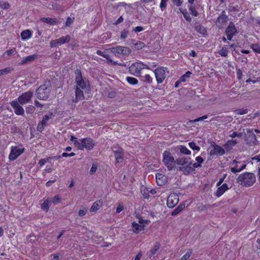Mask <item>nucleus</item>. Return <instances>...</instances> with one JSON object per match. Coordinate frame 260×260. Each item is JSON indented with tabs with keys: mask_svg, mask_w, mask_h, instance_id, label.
Here are the masks:
<instances>
[{
	"mask_svg": "<svg viewBox=\"0 0 260 260\" xmlns=\"http://www.w3.org/2000/svg\"><path fill=\"white\" fill-rule=\"evenodd\" d=\"M51 90V83L50 80H46L43 84L36 90V95L41 100H46L50 96Z\"/></svg>",
	"mask_w": 260,
	"mask_h": 260,
	"instance_id": "obj_1",
	"label": "nucleus"
},
{
	"mask_svg": "<svg viewBox=\"0 0 260 260\" xmlns=\"http://www.w3.org/2000/svg\"><path fill=\"white\" fill-rule=\"evenodd\" d=\"M255 175L249 172L242 173L237 178V183L245 187L251 186L255 182Z\"/></svg>",
	"mask_w": 260,
	"mask_h": 260,
	"instance_id": "obj_2",
	"label": "nucleus"
},
{
	"mask_svg": "<svg viewBox=\"0 0 260 260\" xmlns=\"http://www.w3.org/2000/svg\"><path fill=\"white\" fill-rule=\"evenodd\" d=\"M179 167V171L186 174L191 172L194 169L201 167V164H176Z\"/></svg>",
	"mask_w": 260,
	"mask_h": 260,
	"instance_id": "obj_3",
	"label": "nucleus"
},
{
	"mask_svg": "<svg viewBox=\"0 0 260 260\" xmlns=\"http://www.w3.org/2000/svg\"><path fill=\"white\" fill-rule=\"evenodd\" d=\"M109 49L112 53L117 56L121 54L124 56H128L132 52L131 50L128 47L125 46H117L112 47Z\"/></svg>",
	"mask_w": 260,
	"mask_h": 260,
	"instance_id": "obj_4",
	"label": "nucleus"
},
{
	"mask_svg": "<svg viewBox=\"0 0 260 260\" xmlns=\"http://www.w3.org/2000/svg\"><path fill=\"white\" fill-rule=\"evenodd\" d=\"M163 162H191L188 161L187 158H182L179 160L175 161L174 157L168 151H165L163 153Z\"/></svg>",
	"mask_w": 260,
	"mask_h": 260,
	"instance_id": "obj_5",
	"label": "nucleus"
},
{
	"mask_svg": "<svg viewBox=\"0 0 260 260\" xmlns=\"http://www.w3.org/2000/svg\"><path fill=\"white\" fill-rule=\"evenodd\" d=\"M80 144L78 149L83 150L86 148L87 150H91L95 145V142L91 138H85L80 140Z\"/></svg>",
	"mask_w": 260,
	"mask_h": 260,
	"instance_id": "obj_6",
	"label": "nucleus"
},
{
	"mask_svg": "<svg viewBox=\"0 0 260 260\" xmlns=\"http://www.w3.org/2000/svg\"><path fill=\"white\" fill-rule=\"evenodd\" d=\"M148 224L147 220L139 218L138 222H133L132 223V229L134 233H138L143 231Z\"/></svg>",
	"mask_w": 260,
	"mask_h": 260,
	"instance_id": "obj_7",
	"label": "nucleus"
},
{
	"mask_svg": "<svg viewBox=\"0 0 260 260\" xmlns=\"http://www.w3.org/2000/svg\"><path fill=\"white\" fill-rule=\"evenodd\" d=\"M24 151V148L22 146H16L11 147V152L9 158L10 160H14L20 156Z\"/></svg>",
	"mask_w": 260,
	"mask_h": 260,
	"instance_id": "obj_8",
	"label": "nucleus"
},
{
	"mask_svg": "<svg viewBox=\"0 0 260 260\" xmlns=\"http://www.w3.org/2000/svg\"><path fill=\"white\" fill-rule=\"evenodd\" d=\"M165 69L162 67H159L154 71L157 84L162 83L166 77Z\"/></svg>",
	"mask_w": 260,
	"mask_h": 260,
	"instance_id": "obj_9",
	"label": "nucleus"
},
{
	"mask_svg": "<svg viewBox=\"0 0 260 260\" xmlns=\"http://www.w3.org/2000/svg\"><path fill=\"white\" fill-rule=\"evenodd\" d=\"M112 149L115 154L116 162H121L123 159L124 150L118 145L113 146Z\"/></svg>",
	"mask_w": 260,
	"mask_h": 260,
	"instance_id": "obj_10",
	"label": "nucleus"
},
{
	"mask_svg": "<svg viewBox=\"0 0 260 260\" xmlns=\"http://www.w3.org/2000/svg\"><path fill=\"white\" fill-rule=\"evenodd\" d=\"M213 149L210 151V155H223L225 154V150L223 147L216 144L214 142H212L211 144Z\"/></svg>",
	"mask_w": 260,
	"mask_h": 260,
	"instance_id": "obj_11",
	"label": "nucleus"
},
{
	"mask_svg": "<svg viewBox=\"0 0 260 260\" xmlns=\"http://www.w3.org/2000/svg\"><path fill=\"white\" fill-rule=\"evenodd\" d=\"M33 95V92L30 90L22 93L17 99L21 105H24L28 103Z\"/></svg>",
	"mask_w": 260,
	"mask_h": 260,
	"instance_id": "obj_12",
	"label": "nucleus"
},
{
	"mask_svg": "<svg viewBox=\"0 0 260 260\" xmlns=\"http://www.w3.org/2000/svg\"><path fill=\"white\" fill-rule=\"evenodd\" d=\"M128 70L132 75L138 76L140 74L141 71L143 70V68L141 67L140 62H136L133 63L129 67Z\"/></svg>",
	"mask_w": 260,
	"mask_h": 260,
	"instance_id": "obj_13",
	"label": "nucleus"
},
{
	"mask_svg": "<svg viewBox=\"0 0 260 260\" xmlns=\"http://www.w3.org/2000/svg\"><path fill=\"white\" fill-rule=\"evenodd\" d=\"M238 33V31L233 22H230L229 26L226 28L225 34L227 36V38L229 40L231 41L233 37Z\"/></svg>",
	"mask_w": 260,
	"mask_h": 260,
	"instance_id": "obj_14",
	"label": "nucleus"
},
{
	"mask_svg": "<svg viewBox=\"0 0 260 260\" xmlns=\"http://www.w3.org/2000/svg\"><path fill=\"white\" fill-rule=\"evenodd\" d=\"M10 105L14 110L15 113L17 115L23 116L24 115V110L20 104L16 100L12 101L10 102Z\"/></svg>",
	"mask_w": 260,
	"mask_h": 260,
	"instance_id": "obj_15",
	"label": "nucleus"
},
{
	"mask_svg": "<svg viewBox=\"0 0 260 260\" xmlns=\"http://www.w3.org/2000/svg\"><path fill=\"white\" fill-rule=\"evenodd\" d=\"M179 202V197L175 193H171L167 199V206L170 208L174 207Z\"/></svg>",
	"mask_w": 260,
	"mask_h": 260,
	"instance_id": "obj_16",
	"label": "nucleus"
},
{
	"mask_svg": "<svg viewBox=\"0 0 260 260\" xmlns=\"http://www.w3.org/2000/svg\"><path fill=\"white\" fill-rule=\"evenodd\" d=\"M238 142L236 140H229L225 144L223 145V148L225 152L230 151L237 144Z\"/></svg>",
	"mask_w": 260,
	"mask_h": 260,
	"instance_id": "obj_17",
	"label": "nucleus"
},
{
	"mask_svg": "<svg viewBox=\"0 0 260 260\" xmlns=\"http://www.w3.org/2000/svg\"><path fill=\"white\" fill-rule=\"evenodd\" d=\"M228 19V16L225 14V11L223 10L222 12L221 15H219L217 18L216 24V25H220L222 27L223 24L227 21Z\"/></svg>",
	"mask_w": 260,
	"mask_h": 260,
	"instance_id": "obj_18",
	"label": "nucleus"
},
{
	"mask_svg": "<svg viewBox=\"0 0 260 260\" xmlns=\"http://www.w3.org/2000/svg\"><path fill=\"white\" fill-rule=\"evenodd\" d=\"M83 89L79 88H76L75 90V99L73 100L74 102H77L80 100H82L84 99V95L83 92Z\"/></svg>",
	"mask_w": 260,
	"mask_h": 260,
	"instance_id": "obj_19",
	"label": "nucleus"
},
{
	"mask_svg": "<svg viewBox=\"0 0 260 260\" xmlns=\"http://www.w3.org/2000/svg\"><path fill=\"white\" fill-rule=\"evenodd\" d=\"M103 205V201L99 200L94 202L90 208V212H95L99 210Z\"/></svg>",
	"mask_w": 260,
	"mask_h": 260,
	"instance_id": "obj_20",
	"label": "nucleus"
},
{
	"mask_svg": "<svg viewBox=\"0 0 260 260\" xmlns=\"http://www.w3.org/2000/svg\"><path fill=\"white\" fill-rule=\"evenodd\" d=\"M156 178V182L158 185L161 186L166 183V177L165 175L157 173L155 176Z\"/></svg>",
	"mask_w": 260,
	"mask_h": 260,
	"instance_id": "obj_21",
	"label": "nucleus"
},
{
	"mask_svg": "<svg viewBox=\"0 0 260 260\" xmlns=\"http://www.w3.org/2000/svg\"><path fill=\"white\" fill-rule=\"evenodd\" d=\"M40 20L43 22L51 25L57 24L58 22V21L56 18L49 17H42L40 18Z\"/></svg>",
	"mask_w": 260,
	"mask_h": 260,
	"instance_id": "obj_22",
	"label": "nucleus"
},
{
	"mask_svg": "<svg viewBox=\"0 0 260 260\" xmlns=\"http://www.w3.org/2000/svg\"><path fill=\"white\" fill-rule=\"evenodd\" d=\"M252 129H247V133L249 135V137L250 139V144L251 145H255L257 143V140L255 135L252 132Z\"/></svg>",
	"mask_w": 260,
	"mask_h": 260,
	"instance_id": "obj_23",
	"label": "nucleus"
},
{
	"mask_svg": "<svg viewBox=\"0 0 260 260\" xmlns=\"http://www.w3.org/2000/svg\"><path fill=\"white\" fill-rule=\"evenodd\" d=\"M228 189H229V187H228V185L226 183L223 184L220 187L218 188V189L216 192V193H215L216 196L217 197H220Z\"/></svg>",
	"mask_w": 260,
	"mask_h": 260,
	"instance_id": "obj_24",
	"label": "nucleus"
},
{
	"mask_svg": "<svg viewBox=\"0 0 260 260\" xmlns=\"http://www.w3.org/2000/svg\"><path fill=\"white\" fill-rule=\"evenodd\" d=\"M37 58V55H36V54L27 56L25 57L24 58H23V60H21L20 64H24L27 62H31L32 61L35 60Z\"/></svg>",
	"mask_w": 260,
	"mask_h": 260,
	"instance_id": "obj_25",
	"label": "nucleus"
},
{
	"mask_svg": "<svg viewBox=\"0 0 260 260\" xmlns=\"http://www.w3.org/2000/svg\"><path fill=\"white\" fill-rule=\"evenodd\" d=\"M166 167L169 171L176 173L179 171V167L176 164H165Z\"/></svg>",
	"mask_w": 260,
	"mask_h": 260,
	"instance_id": "obj_26",
	"label": "nucleus"
},
{
	"mask_svg": "<svg viewBox=\"0 0 260 260\" xmlns=\"http://www.w3.org/2000/svg\"><path fill=\"white\" fill-rule=\"evenodd\" d=\"M61 157L60 155H56L54 156H50L47 158L41 159L39 162H50L51 161H56Z\"/></svg>",
	"mask_w": 260,
	"mask_h": 260,
	"instance_id": "obj_27",
	"label": "nucleus"
},
{
	"mask_svg": "<svg viewBox=\"0 0 260 260\" xmlns=\"http://www.w3.org/2000/svg\"><path fill=\"white\" fill-rule=\"evenodd\" d=\"M50 205H51V203L50 202V198H48L41 204V208L43 210H44L46 212H48L49 211Z\"/></svg>",
	"mask_w": 260,
	"mask_h": 260,
	"instance_id": "obj_28",
	"label": "nucleus"
},
{
	"mask_svg": "<svg viewBox=\"0 0 260 260\" xmlns=\"http://www.w3.org/2000/svg\"><path fill=\"white\" fill-rule=\"evenodd\" d=\"M132 44L133 45H134V47L137 50L142 49L144 48L146 46L144 42H142V41H137L136 43H134L135 41L134 40H132Z\"/></svg>",
	"mask_w": 260,
	"mask_h": 260,
	"instance_id": "obj_29",
	"label": "nucleus"
},
{
	"mask_svg": "<svg viewBox=\"0 0 260 260\" xmlns=\"http://www.w3.org/2000/svg\"><path fill=\"white\" fill-rule=\"evenodd\" d=\"M75 82L77 85L76 88H81L82 89H85L86 88L87 83L83 78H82L81 80L75 81Z\"/></svg>",
	"mask_w": 260,
	"mask_h": 260,
	"instance_id": "obj_30",
	"label": "nucleus"
},
{
	"mask_svg": "<svg viewBox=\"0 0 260 260\" xmlns=\"http://www.w3.org/2000/svg\"><path fill=\"white\" fill-rule=\"evenodd\" d=\"M195 29L197 32L203 35H205L207 34L206 28L200 24L195 26Z\"/></svg>",
	"mask_w": 260,
	"mask_h": 260,
	"instance_id": "obj_31",
	"label": "nucleus"
},
{
	"mask_svg": "<svg viewBox=\"0 0 260 260\" xmlns=\"http://www.w3.org/2000/svg\"><path fill=\"white\" fill-rule=\"evenodd\" d=\"M31 36V31L29 29L23 30L21 33L22 39L26 40L30 38Z\"/></svg>",
	"mask_w": 260,
	"mask_h": 260,
	"instance_id": "obj_32",
	"label": "nucleus"
},
{
	"mask_svg": "<svg viewBox=\"0 0 260 260\" xmlns=\"http://www.w3.org/2000/svg\"><path fill=\"white\" fill-rule=\"evenodd\" d=\"M185 208V204H180L177 208H176L175 210H174L171 215L173 216L176 215L178 214L182 210H183V209Z\"/></svg>",
	"mask_w": 260,
	"mask_h": 260,
	"instance_id": "obj_33",
	"label": "nucleus"
},
{
	"mask_svg": "<svg viewBox=\"0 0 260 260\" xmlns=\"http://www.w3.org/2000/svg\"><path fill=\"white\" fill-rule=\"evenodd\" d=\"M61 201V197L60 195L57 194L55 195L54 197H53L52 198H50V202L51 204H57L59 203Z\"/></svg>",
	"mask_w": 260,
	"mask_h": 260,
	"instance_id": "obj_34",
	"label": "nucleus"
},
{
	"mask_svg": "<svg viewBox=\"0 0 260 260\" xmlns=\"http://www.w3.org/2000/svg\"><path fill=\"white\" fill-rule=\"evenodd\" d=\"M180 12L183 15L184 18L187 22H190L191 20V18L188 14L187 11L186 9H182L181 8H179Z\"/></svg>",
	"mask_w": 260,
	"mask_h": 260,
	"instance_id": "obj_35",
	"label": "nucleus"
},
{
	"mask_svg": "<svg viewBox=\"0 0 260 260\" xmlns=\"http://www.w3.org/2000/svg\"><path fill=\"white\" fill-rule=\"evenodd\" d=\"M246 167V165H243L241 167H239L238 165H236L235 167H232L231 170L233 173H237L244 170Z\"/></svg>",
	"mask_w": 260,
	"mask_h": 260,
	"instance_id": "obj_36",
	"label": "nucleus"
},
{
	"mask_svg": "<svg viewBox=\"0 0 260 260\" xmlns=\"http://www.w3.org/2000/svg\"><path fill=\"white\" fill-rule=\"evenodd\" d=\"M188 9L191 14L194 16H197L199 15V13L196 9L195 6L192 5H189L188 6Z\"/></svg>",
	"mask_w": 260,
	"mask_h": 260,
	"instance_id": "obj_37",
	"label": "nucleus"
},
{
	"mask_svg": "<svg viewBox=\"0 0 260 260\" xmlns=\"http://www.w3.org/2000/svg\"><path fill=\"white\" fill-rule=\"evenodd\" d=\"M160 248V245L159 243H157L155 244L153 249H152L150 251L149 257H151L152 255H154L157 253Z\"/></svg>",
	"mask_w": 260,
	"mask_h": 260,
	"instance_id": "obj_38",
	"label": "nucleus"
},
{
	"mask_svg": "<svg viewBox=\"0 0 260 260\" xmlns=\"http://www.w3.org/2000/svg\"><path fill=\"white\" fill-rule=\"evenodd\" d=\"M96 54L105 58L107 59L108 61H112V59L109 54L105 53L99 50L96 51Z\"/></svg>",
	"mask_w": 260,
	"mask_h": 260,
	"instance_id": "obj_39",
	"label": "nucleus"
},
{
	"mask_svg": "<svg viewBox=\"0 0 260 260\" xmlns=\"http://www.w3.org/2000/svg\"><path fill=\"white\" fill-rule=\"evenodd\" d=\"M218 53L221 56L226 57L228 54V50L225 46H223L220 50L218 51Z\"/></svg>",
	"mask_w": 260,
	"mask_h": 260,
	"instance_id": "obj_40",
	"label": "nucleus"
},
{
	"mask_svg": "<svg viewBox=\"0 0 260 260\" xmlns=\"http://www.w3.org/2000/svg\"><path fill=\"white\" fill-rule=\"evenodd\" d=\"M126 79L127 82L131 85H134L138 83V80L134 77H127Z\"/></svg>",
	"mask_w": 260,
	"mask_h": 260,
	"instance_id": "obj_41",
	"label": "nucleus"
},
{
	"mask_svg": "<svg viewBox=\"0 0 260 260\" xmlns=\"http://www.w3.org/2000/svg\"><path fill=\"white\" fill-rule=\"evenodd\" d=\"M71 36L70 35H67L66 36H62L60 38V41L62 45L65 43L69 42L71 40Z\"/></svg>",
	"mask_w": 260,
	"mask_h": 260,
	"instance_id": "obj_42",
	"label": "nucleus"
},
{
	"mask_svg": "<svg viewBox=\"0 0 260 260\" xmlns=\"http://www.w3.org/2000/svg\"><path fill=\"white\" fill-rule=\"evenodd\" d=\"M179 149L180 150V152L181 153L185 154H190V151L184 146H180V147H179Z\"/></svg>",
	"mask_w": 260,
	"mask_h": 260,
	"instance_id": "obj_43",
	"label": "nucleus"
},
{
	"mask_svg": "<svg viewBox=\"0 0 260 260\" xmlns=\"http://www.w3.org/2000/svg\"><path fill=\"white\" fill-rule=\"evenodd\" d=\"M75 81L81 80L82 78H83L82 76L81 71L80 69H77L75 71Z\"/></svg>",
	"mask_w": 260,
	"mask_h": 260,
	"instance_id": "obj_44",
	"label": "nucleus"
},
{
	"mask_svg": "<svg viewBox=\"0 0 260 260\" xmlns=\"http://www.w3.org/2000/svg\"><path fill=\"white\" fill-rule=\"evenodd\" d=\"M250 47L254 52L260 53V46L258 44H251Z\"/></svg>",
	"mask_w": 260,
	"mask_h": 260,
	"instance_id": "obj_45",
	"label": "nucleus"
},
{
	"mask_svg": "<svg viewBox=\"0 0 260 260\" xmlns=\"http://www.w3.org/2000/svg\"><path fill=\"white\" fill-rule=\"evenodd\" d=\"M191 74V73L190 71H187L185 74L180 77V81H182L183 82L186 81V78H189Z\"/></svg>",
	"mask_w": 260,
	"mask_h": 260,
	"instance_id": "obj_46",
	"label": "nucleus"
},
{
	"mask_svg": "<svg viewBox=\"0 0 260 260\" xmlns=\"http://www.w3.org/2000/svg\"><path fill=\"white\" fill-rule=\"evenodd\" d=\"M192 253V250L189 249L188 251L180 258V260H187L189 258Z\"/></svg>",
	"mask_w": 260,
	"mask_h": 260,
	"instance_id": "obj_47",
	"label": "nucleus"
},
{
	"mask_svg": "<svg viewBox=\"0 0 260 260\" xmlns=\"http://www.w3.org/2000/svg\"><path fill=\"white\" fill-rule=\"evenodd\" d=\"M50 119V116L47 115H45L43 117L42 120L40 122L41 124L46 125L47 121Z\"/></svg>",
	"mask_w": 260,
	"mask_h": 260,
	"instance_id": "obj_48",
	"label": "nucleus"
},
{
	"mask_svg": "<svg viewBox=\"0 0 260 260\" xmlns=\"http://www.w3.org/2000/svg\"><path fill=\"white\" fill-rule=\"evenodd\" d=\"M188 145L189 146V147L193 150H197V151H199L200 150V148L199 146H198L196 145V144L193 142H189L188 143Z\"/></svg>",
	"mask_w": 260,
	"mask_h": 260,
	"instance_id": "obj_49",
	"label": "nucleus"
},
{
	"mask_svg": "<svg viewBox=\"0 0 260 260\" xmlns=\"http://www.w3.org/2000/svg\"><path fill=\"white\" fill-rule=\"evenodd\" d=\"M71 140L74 143V145L78 148L80 145V142L78 141L77 138L74 136H71Z\"/></svg>",
	"mask_w": 260,
	"mask_h": 260,
	"instance_id": "obj_50",
	"label": "nucleus"
},
{
	"mask_svg": "<svg viewBox=\"0 0 260 260\" xmlns=\"http://www.w3.org/2000/svg\"><path fill=\"white\" fill-rule=\"evenodd\" d=\"M144 82L150 84L152 82V78L149 75H146L143 77Z\"/></svg>",
	"mask_w": 260,
	"mask_h": 260,
	"instance_id": "obj_51",
	"label": "nucleus"
},
{
	"mask_svg": "<svg viewBox=\"0 0 260 260\" xmlns=\"http://www.w3.org/2000/svg\"><path fill=\"white\" fill-rule=\"evenodd\" d=\"M12 69L11 68H7L0 70V76L9 73Z\"/></svg>",
	"mask_w": 260,
	"mask_h": 260,
	"instance_id": "obj_52",
	"label": "nucleus"
},
{
	"mask_svg": "<svg viewBox=\"0 0 260 260\" xmlns=\"http://www.w3.org/2000/svg\"><path fill=\"white\" fill-rule=\"evenodd\" d=\"M248 162H251L252 160L256 161L257 162H260V154L251 157L250 158L248 159Z\"/></svg>",
	"mask_w": 260,
	"mask_h": 260,
	"instance_id": "obj_53",
	"label": "nucleus"
},
{
	"mask_svg": "<svg viewBox=\"0 0 260 260\" xmlns=\"http://www.w3.org/2000/svg\"><path fill=\"white\" fill-rule=\"evenodd\" d=\"M87 211V208H85V207H83L82 209H80L79 210L78 215H79V216H80L81 217L83 216L86 214Z\"/></svg>",
	"mask_w": 260,
	"mask_h": 260,
	"instance_id": "obj_54",
	"label": "nucleus"
},
{
	"mask_svg": "<svg viewBox=\"0 0 260 260\" xmlns=\"http://www.w3.org/2000/svg\"><path fill=\"white\" fill-rule=\"evenodd\" d=\"M109 62L112 63L115 66L118 65V66H119L125 67H128V64H127V63H128L127 62H126V63H124V62L118 63V62H117L116 61H114L112 60V61H109Z\"/></svg>",
	"mask_w": 260,
	"mask_h": 260,
	"instance_id": "obj_55",
	"label": "nucleus"
},
{
	"mask_svg": "<svg viewBox=\"0 0 260 260\" xmlns=\"http://www.w3.org/2000/svg\"><path fill=\"white\" fill-rule=\"evenodd\" d=\"M129 32L128 30H126V29H123L122 31H121V35H120V38L121 39H125L126 38H127V36H128V34Z\"/></svg>",
	"mask_w": 260,
	"mask_h": 260,
	"instance_id": "obj_56",
	"label": "nucleus"
},
{
	"mask_svg": "<svg viewBox=\"0 0 260 260\" xmlns=\"http://www.w3.org/2000/svg\"><path fill=\"white\" fill-rule=\"evenodd\" d=\"M167 2L168 0H161L160 8L161 11H163L166 8Z\"/></svg>",
	"mask_w": 260,
	"mask_h": 260,
	"instance_id": "obj_57",
	"label": "nucleus"
},
{
	"mask_svg": "<svg viewBox=\"0 0 260 260\" xmlns=\"http://www.w3.org/2000/svg\"><path fill=\"white\" fill-rule=\"evenodd\" d=\"M207 117H208L207 115H205L202 117H200L198 118H196L193 120H190V122H196L200 121L206 119Z\"/></svg>",
	"mask_w": 260,
	"mask_h": 260,
	"instance_id": "obj_58",
	"label": "nucleus"
},
{
	"mask_svg": "<svg viewBox=\"0 0 260 260\" xmlns=\"http://www.w3.org/2000/svg\"><path fill=\"white\" fill-rule=\"evenodd\" d=\"M237 77L238 80H240L242 79L243 73L242 71L240 69H237Z\"/></svg>",
	"mask_w": 260,
	"mask_h": 260,
	"instance_id": "obj_59",
	"label": "nucleus"
},
{
	"mask_svg": "<svg viewBox=\"0 0 260 260\" xmlns=\"http://www.w3.org/2000/svg\"><path fill=\"white\" fill-rule=\"evenodd\" d=\"M10 7V5L8 3L4 2L1 3L0 5V7L3 9H8Z\"/></svg>",
	"mask_w": 260,
	"mask_h": 260,
	"instance_id": "obj_60",
	"label": "nucleus"
},
{
	"mask_svg": "<svg viewBox=\"0 0 260 260\" xmlns=\"http://www.w3.org/2000/svg\"><path fill=\"white\" fill-rule=\"evenodd\" d=\"M183 2V0H172L173 3L177 7L181 6Z\"/></svg>",
	"mask_w": 260,
	"mask_h": 260,
	"instance_id": "obj_61",
	"label": "nucleus"
},
{
	"mask_svg": "<svg viewBox=\"0 0 260 260\" xmlns=\"http://www.w3.org/2000/svg\"><path fill=\"white\" fill-rule=\"evenodd\" d=\"M98 168L97 164H93L90 170V174H92L95 172Z\"/></svg>",
	"mask_w": 260,
	"mask_h": 260,
	"instance_id": "obj_62",
	"label": "nucleus"
},
{
	"mask_svg": "<svg viewBox=\"0 0 260 260\" xmlns=\"http://www.w3.org/2000/svg\"><path fill=\"white\" fill-rule=\"evenodd\" d=\"M45 126V125H42L40 122H39L37 127V131L40 132H42L44 130Z\"/></svg>",
	"mask_w": 260,
	"mask_h": 260,
	"instance_id": "obj_63",
	"label": "nucleus"
},
{
	"mask_svg": "<svg viewBox=\"0 0 260 260\" xmlns=\"http://www.w3.org/2000/svg\"><path fill=\"white\" fill-rule=\"evenodd\" d=\"M35 110V107L32 106H29L26 108L27 113H32Z\"/></svg>",
	"mask_w": 260,
	"mask_h": 260,
	"instance_id": "obj_64",
	"label": "nucleus"
}]
</instances>
